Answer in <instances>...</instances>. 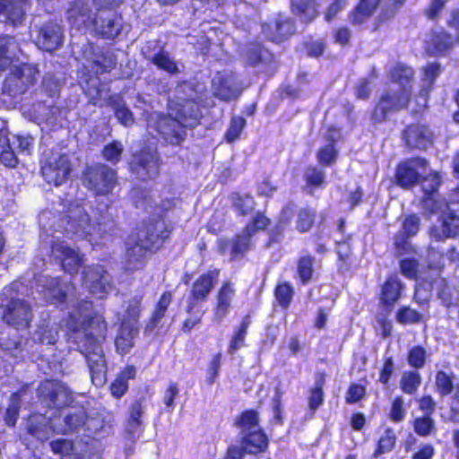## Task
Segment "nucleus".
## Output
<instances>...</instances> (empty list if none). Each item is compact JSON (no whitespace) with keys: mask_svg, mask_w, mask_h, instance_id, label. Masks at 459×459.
Masks as SVG:
<instances>
[{"mask_svg":"<svg viewBox=\"0 0 459 459\" xmlns=\"http://www.w3.org/2000/svg\"><path fill=\"white\" fill-rule=\"evenodd\" d=\"M435 389L440 396L453 394L455 399H459V383L456 375L445 370H438L435 375Z\"/></svg>","mask_w":459,"mask_h":459,"instance_id":"nucleus-28","label":"nucleus"},{"mask_svg":"<svg viewBox=\"0 0 459 459\" xmlns=\"http://www.w3.org/2000/svg\"><path fill=\"white\" fill-rule=\"evenodd\" d=\"M396 321L402 325H413L419 323L422 316L409 307H401L395 316Z\"/></svg>","mask_w":459,"mask_h":459,"instance_id":"nucleus-60","label":"nucleus"},{"mask_svg":"<svg viewBox=\"0 0 459 459\" xmlns=\"http://www.w3.org/2000/svg\"><path fill=\"white\" fill-rule=\"evenodd\" d=\"M148 126L156 129L160 137L172 145L180 144L186 138V125L178 118L160 114L152 115Z\"/></svg>","mask_w":459,"mask_h":459,"instance_id":"nucleus-9","label":"nucleus"},{"mask_svg":"<svg viewBox=\"0 0 459 459\" xmlns=\"http://www.w3.org/2000/svg\"><path fill=\"white\" fill-rule=\"evenodd\" d=\"M108 104L112 108L115 117L122 125L130 126L134 123L132 111L120 95L110 96Z\"/></svg>","mask_w":459,"mask_h":459,"instance_id":"nucleus-37","label":"nucleus"},{"mask_svg":"<svg viewBox=\"0 0 459 459\" xmlns=\"http://www.w3.org/2000/svg\"><path fill=\"white\" fill-rule=\"evenodd\" d=\"M151 253L149 248L135 238H130L126 243L125 268L126 271H137L143 269Z\"/></svg>","mask_w":459,"mask_h":459,"instance_id":"nucleus-20","label":"nucleus"},{"mask_svg":"<svg viewBox=\"0 0 459 459\" xmlns=\"http://www.w3.org/2000/svg\"><path fill=\"white\" fill-rule=\"evenodd\" d=\"M338 135L339 133L336 130H329L325 135V139L329 143L325 147L320 148L316 153L317 161L322 166L327 167L335 163L338 157V152L334 147V141Z\"/></svg>","mask_w":459,"mask_h":459,"instance_id":"nucleus-34","label":"nucleus"},{"mask_svg":"<svg viewBox=\"0 0 459 459\" xmlns=\"http://www.w3.org/2000/svg\"><path fill=\"white\" fill-rule=\"evenodd\" d=\"M0 160L7 167L14 168L18 158L13 147V141L5 132L0 131Z\"/></svg>","mask_w":459,"mask_h":459,"instance_id":"nucleus-39","label":"nucleus"},{"mask_svg":"<svg viewBox=\"0 0 459 459\" xmlns=\"http://www.w3.org/2000/svg\"><path fill=\"white\" fill-rule=\"evenodd\" d=\"M51 255L61 264L63 270L70 274H76L84 262L83 255L65 241H54L51 245Z\"/></svg>","mask_w":459,"mask_h":459,"instance_id":"nucleus-13","label":"nucleus"},{"mask_svg":"<svg viewBox=\"0 0 459 459\" xmlns=\"http://www.w3.org/2000/svg\"><path fill=\"white\" fill-rule=\"evenodd\" d=\"M421 226V220L419 215L412 213L406 216L403 221L400 231L410 237H414L419 232Z\"/></svg>","mask_w":459,"mask_h":459,"instance_id":"nucleus-63","label":"nucleus"},{"mask_svg":"<svg viewBox=\"0 0 459 459\" xmlns=\"http://www.w3.org/2000/svg\"><path fill=\"white\" fill-rule=\"evenodd\" d=\"M316 7V0H291L292 13L305 23L316 18L319 13Z\"/></svg>","mask_w":459,"mask_h":459,"instance_id":"nucleus-35","label":"nucleus"},{"mask_svg":"<svg viewBox=\"0 0 459 459\" xmlns=\"http://www.w3.org/2000/svg\"><path fill=\"white\" fill-rule=\"evenodd\" d=\"M411 238V237L407 234H403L400 230L394 236V247L396 256H402L415 252Z\"/></svg>","mask_w":459,"mask_h":459,"instance_id":"nucleus-53","label":"nucleus"},{"mask_svg":"<svg viewBox=\"0 0 459 459\" xmlns=\"http://www.w3.org/2000/svg\"><path fill=\"white\" fill-rule=\"evenodd\" d=\"M429 236L437 242H444L459 236V215L454 211L438 216L436 223L429 230Z\"/></svg>","mask_w":459,"mask_h":459,"instance_id":"nucleus-16","label":"nucleus"},{"mask_svg":"<svg viewBox=\"0 0 459 459\" xmlns=\"http://www.w3.org/2000/svg\"><path fill=\"white\" fill-rule=\"evenodd\" d=\"M316 211L308 207L299 210L297 218V230L299 232L308 231L315 222Z\"/></svg>","mask_w":459,"mask_h":459,"instance_id":"nucleus-57","label":"nucleus"},{"mask_svg":"<svg viewBox=\"0 0 459 459\" xmlns=\"http://www.w3.org/2000/svg\"><path fill=\"white\" fill-rule=\"evenodd\" d=\"M421 384V377L417 371H405L400 380L401 390L407 394L416 393Z\"/></svg>","mask_w":459,"mask_h":459,"instance_id":"nucleus-47","label":"nucleus"},{"mask_svg":"<svg viewBox=\"0 0 459 459\" xmlns=\"http://www.w3.org/2000/svg\"><path fill=\"white\" fill-rule=\"evenodd\" d=\"M104 209L103 213H100L97 219V225H94L84 207L78 204L70 207L61 219L60 227L63 228L65 234L69 238L88 239L90 242L104 240L117 229L108 208L105 206Z\"/></svg>","mask_w":459,"mask_h":459,"instance_id":"nucleus-2","label":"nucleus"},{"mask_svg":"<svg viewBox=\"0 0 459 459\" xmlns=\"http://www.w3.org/2000/svg\"><path fill=\"white\" fill-rule=\"evenodd\" d=\"M41 281L44 287V297L48 301L54 304H63L65 302L68 295L74 289L72 284L61 282L59 278L44 276Z\"/></svg>","mask_w":459,"mask_h":459,"instance_id":"nucleus-24","label":"nucleus"},{"mask_svg":"<svg viewBox=\"0 0 459 459\" xmlns=\"http://www.w3.org/2000/svg\"><path fill=\"white\" fill-rule=\"evenodd\" d=\"M186 312L189 316L184 321L182 327V330L185 333L190 332L195 325H199L204 316V311L196 308L195 303L192 300H190L187 304Z\"/></svg>","mask_w":459,"mask_h":459,"instance_id":"nucleus-55","label":"nucleus"},{"mask_svg":"<svg viewBox=\"0 0 459 459\" xmlns=\"http://www.w3.org/2000/svg\"><path fill=\"white\" fill-rule=\"evenodd\" d=\"M66 20L77 30L88 27L93 22L89 3L86 0L72 1L66 12Z\"/></svg>","mask_w":459,"mask_h":459,"instance_id":"nucleus-23","label":"nucleus"},{"mask_svg":"<svg viewBox=\"0 0 459 459\" xmlns=\"http://www.w3.org/2000/svg\"><path fill=\"white\" fill-rule=\"evenodd\" d=\"M422 204L424 209L431 214H438L440 216L452 212L447 202L443 198L436 197V195L426 196Z\"/></svg>","mask_w":459,"mask_h":459,"instance_id":"nucleus-49","label":"nucleus"},{"mask_svg":"<svg viewBox=\"0 0 459 459\" xmlns=\"http://www.w3.org/2000/svg\"><path fill=\"white\" fill-rule=\"evenodd\" d=\"M314 261L310 255L302 256L298 261V274L304 284L312 279Z\"/></svg>","mask_w":459,"mask_h":459,"instance_id":"nucleus-58","label":"nucleus"},{"mask_svg":"<svg viewBox=\"0 0 459 459\" xmlns=\"http://www.w3.org/2000/svg\"><path fill=\"white\" fill-rule=\"evenodd\" d=\"M404 284L396 275L388 277L381 288L380 301L386 307H392L400 299Z\"/></svg>","mask_w":459,"mask_h":459,"instance_id":"nucleus-32","label":"nucleus"},{"mask_svg":"<svg viewBox=\"0 0 459 459\" xmlns=\"http://www.w3.org/2000/svg\"><path fill=\"white\" fill-rule=\"evenodd\" d=\"M251 324L250 316H246L238 328L237 332L232 336L229 348H228V353L229 354H234L236 351H238L240 348H242L245 344V339L247 333V329Z\"/></svg>","mask_w":459,"mask_h":459,"instance_id":"nucleus-45","label":"nucleus"},{"mask_svg":"<svg viewBox=\"0 0 459 459\" xmlns=\"http://www.w3.org/2000/svg\"><path fill=\"white\" fill-rule=\"evenodd\" d=\"M171 301L172 293L170 291H166L161 295L147 325V329L152 330L161 322Z\"/></svg>","mask_w":459,"mask_h":459,"instance_id":"nucleus-41","label":"nucleus"},{"mask_svg":"<svg viewBox=\"0 0 459 459\" xmlns=\"http://www.w3.org/2000/svg\"><path fill=\"white\" fill-rule=\"evenodd\" d=\"M20 51L19 44L13 37L0 38V69H6L12 60L17 57Z\"/></svg>","mask_w":459,"mask_h":459,"instance_id":"nucleus-38","label":"nucleus"},{"mask_svg":"<svg viewBox=\"0 0 459 459\" xmlns=\"http://www.w3.org/2000/svg\"><path fill=\"white\" fill-rule=\"evenodd\" d=\"M138 333V325L123 321L115 340L117 351L120 354L128 353L134 344V340Z\"/></svg>","mask_w":459,"mask_h":459,"instance_id":"nucleus-31","label":"nucleus"},{"mask_svg":"<svg viewBox=\"0 0 459 459\" xmlns=\"http://www.w3.org/2000/svg\"><path fill=\"white\" fill-rule=\"evenodd\" d=\"M235 424L239 429L241 449L245 453L257 454L267 448L268 438L259 426L256 411L250 410L242 412Z\"/></svg>","mask_w":459,"mask_h":459,"instance_id":"nucleus-3","label":"nucleus"},{"mask_svg":"<svg viewBox=\"0 0 459 459\" xmlns=\"http://www.w3.org/2000/svg\"><path fill=\"white\" fill-rule=\"evenodd\" d=\"M428 161L422 158H412L398 165L396 181L403 188L414 186L427 170Z\"/></svg>","mask_w":459,"mask_h":459,"instance_id":"nucleus-14","label":"nucleus"},{"mask_svg":"<svg viewBox=\"0 0 459 459\" xmlns=\"http://www.w3.org/2000/svg\"><path fill=\"white\" fill-rule=\"evenodd\" d=\"M143 412V408L140 403L135 402L131 405L130 415L126 426V432L129 435L134 436L139 430L142 424L141 417Z\"/></svg>","mask_w":459,"mask_h":459,"instance_id":"nucleus-56","label":"nucleus"},{"mask_svg":"<svg viewBox=\"0 0 459 459\" xmlns=\"http://www.w3.org/2000/svg\"><path fill=\"white\" fill-rule=\"evenodd\" d=\"M411 99L409 88L388 89L385 91L374 108L371 120L374 123L384 122L389 113L398 112L407 108Z\"/></svg>","mask_w":459,"mask_h":459,"instance_id":"nucleus-6","label":"nucleus"},{"mask_svg":"<svg viewBox=\"0 0 459 459\" xmlns=\"http://www.w3.org/2000/svg\"><path fill=\"white\" fill-rule=\"evenodd\" d=\"M219 271L212 270L202 274L193 284L191 298L195 301L204 300L218 281Z\"/></svg>","mask_w":459,"mask_h":459,"instance_id":"nucleus-30","label":"nucleus"},{"mask_svg":"<svg viewBox=\"0 0 459 459\" xmlns=\"http://www.w3.org/2000/svg\"><path fill=\"white\" fill-rule=\"evenodd\" d=\"M396 443V435L394 430L391 428H387L384 434L380 437L377 447L374 452V457H378L383 454L391 452Z\"/></svg>","mask_w":459,"mask_h":459,"instance_id":"nucleus-50","label":"nucleus"},{"mask_svg":"<svg viewBox=\"0 0 459 459\" xmlns=\"http://www.w3.org/2000/svg\"><path fill=\"white\" fill-rule=\"evenodd\" d=\"M39 70L33 65L23 64L14 67L5 79L3 91L11 96L25 93L39 79Z\"/></svg>","mask_w":459,"mask_h":459,"instance_id":"nucleus-8","label":"nucleus"},{"mask_svg":"<svg viewBox=\"0 0 459 459\" xmlns=\"http://www.w3.org/2000/svg\"><path fill=\"white\" fill-rule=\"evenodd\" d=\"M72 170V161L66 153L51 152L45 154L41 161V175L49 185H62L68 179Z\"/></svg>","mask_w":459,"mask_h":459,"instance_id":"nucleus-5","label":"nucleus"},{"mask_svg":"<svg viewBox=\"0 0 459 459\" xmlns=\"http://www.w3.org/2000/svg\"><path fill=\"white\" fill-rule=\"evenodd\" d=\"M235 289L230 282H225L217 294V305L214 309L213 321L221 324L229 314Z\"/></svg>","mask_w":459,"mask_h":459,"instance_id":"nucleus-33","label":"nucleus"},{"mask_svg":"<svg viewBox=\"0 0 459 459\" xmlns=\"http://www.w3.org/2000/svg\"><path fill=\"white\" fill-rule=\"evenodd\" d=\"M64 425L58 427L57 433H73L90 423L86 410L83 407H74L63 419Z\"/></svg>","mask_w":459,"mask_h":459,"instance_id":"nucleus-27","label":"nucleus"},{"mask_svg":"<svg viewBox=\"0 0 459 459\" xmlns=\"http://www.w3.org/2000/svg\"><path fill=\"white\" fill-rule=\"evenodd\" d=\"M168 238L169 230L165 221L156 219L144 222L135 238L143 244L145 248H149L150 252H155L162 247Z\"/></svg>","mask_w":459,"mask_h":459,"instance_id":"nucleus-11","label":"nucleus"},{"mask_svg":"<svg viewBox=\"0 0 459 459\" xmlns=\"http://www.w3.org/2000/svg\"><path fill=\"white\" fill-rule=\"evenodd\" d=\"M117 183V171L102 163L87 167L82 174L83 186L96 195H108L113 191Z\"/></svg>","mask_w":459,"mask_h":459,"instance_id":"nucleus-4","label":"nucleus"},{"mask_svg":"<svg viewBox=\"0 0 459 459\" xmlns=\"http://www.w3.org/2000/svg\"><path fill=\"white\" fill-rule=\"evenodd\" d=\"M161 158L155 149L145 148L134 153L130 161L131 172L136 178L145 181L160 175Z\"/></svg>","mask_w":459,"mask_h":459,"instance_id":"nucleus-7","label":"nucleus"},{"mask_svg":"<svg viewBox=\"0 0 459 459\" xmlns=\"http://www.w3.org/2000/svg\"><path fill=\"white\" fill-rule=\"evenodd\" d=\"M95 31L105 39L118 37L123 30V20L115 13H99L92 22Z\"/></svg>","mask_w":459,"mask_h":459,"instance_id":"nucleus-19","label":"nucleus"},{"mask_svg":"<svg viewBox=\"0 0 459 459\" xmlns=\"http://www.w3.org/2000/svg\"><path fill=\"white\" fill-rule=\"evenodd\" d=\"M92 305L82 301L71 312L67 322L68 341L76 346L85 358L94 385L100 387L107 381V362L102 342L106 339L107 325L100 316L91 317Z\"/></svg>","mask_w":459,"mask_h":459,"instance_id":"nucleus-1","label":"nucleus"},{"mask_svg":"<svg viewBox=\"0 0 459 459\" xmlns=\"http://www.w3.org/2000/svg\"><path fill=\"white\" fill-rule=\"evenodd\" d=\"M38 397L40 403L48 408H62L69 405L72 393L61 382L46 380L38 388Z\"/></svg>","mask_w":459,"mask_h":459,"instance_id":"nucleus-10","label":"nucleus"},{"mask_svg":"<svg viewBox=\"0 0 459 459\" xmlns=\"http://www.w3.org/2000/svg\"><path fill=\"white\" fill-rule=\"evenodd\" d=\"M150 60L159 69H161L170 74H176L179 73V69L178 67L176 61L166 51H160L159 53L150 57Z\"/></svg>","mask_w":459,"mask_h":459,"instance_id":"nucleus-46","label":"nucleus"},{"mask_svg":"<svg viewBox=\"0 0 459 459\" xmlns=\"http://www.w3.org/2000/svg\"><path fill=\"white\" fill-rule=\"evenodd\" d=\"M214 97L223 101H230L238 97L240 89L235 74L230 71L217 73L212 81Z\"/></svg>","mask_w":459,"mask_h":459,"instance_id":"nucleus-17","label":"nucleus"},{"mask_svg":"<svg viewBox=\"0 0 459 459\" xmlns=\"http://www.w3.org/2000/svg\"><path fill=\"white\" fill-rule=\"evenodd\" d=\"M82 276L85 287L99 299H102L111 289L110 276L101 265L84 267Z\"/></svg>","mask_w":459,"mask_h":459,"instance_id":"nucleus-15","label":"nucleus"},{"mask_svg":"<svg viewBox=\"0 0 459 459\" xmlns=\"http://www.w3.org/2000/svg\"><path fill=\"white\" fill-rule=\"evenodd\" d=\"M29 9L30 4L27 1L7 0L4 15L13 25L15 26L22 22Z\"/></svg>","mask_w":459,"mask_h":459,"instance_id":"nucleus-36","label":"nucleus"},{"mask_svg":"<svg viewBox=\"0 0 459 459\" xmlns=\"http://www.w3.org/2000/svg\"><path fill=\"white\" fill-rule=\"evenodd\" d=\"M123 151L124 146L122 143L119 141H114L103 148L102 155L106 160L112 164H116L120 160Z\"/></svg>","mask_w":459,"mask_h":459,"instance_id":"nucleus-61","label":"nucleus"},{"mask_svg":"<svg viewBox=\"0 0 459 459\" xmlns=\"http://www.w3.org/2000/svg\"><path fill=\"white\" fill-rule=\"evenodd\" d=\"M294 31L293 22L282 15H278L271 23L263 25L264 34L273 42L283 41L292 35Z\"/></svg>","mask_w":459,"mask_h":459,"instance_id":"nucleus-26","label":"nucleus"},{"mask_svg":"<svg viewBox=\"0 0 459 459\" xmlns=\"http://www.w3.org/2000/svg\"><path fill=\"white\" fill-rule=\"evenodd\" d=\"M304 180L308 186L321 187L325 182V172L316 166H308L304 172Z\"/></svg>","mask_w":459,"mask_h":459,"instance_id":"nucleus-54","label":"nucleus"},{"mask_svg":"<svg viewBox=\"0 0 459 459\" xmlns=\"http://www.w3.org/2000/svg\"><path fill=\"white\" fill-rule=\"evenodd\" d=\"M117 57L111 51H105L94 56L92 59V69L96 74L108 72L115 68Z\"/></svg>","mask_w":459,"mask_h":459,"instance_id":"nucleus-43","label":"nucleus"},{"mask_svg":"<svg viewBox=\"0 0 459 459\" xmlns=\"http://www.w3.org/2000/svg\"><path fill=\"white\" fill-rule=\"evenodd\" d=\"M230 199L234 209L242 216L250 213L255 208V201L249 195L234 193L231 195Z\"/></svg>","mask_w":459,"mask_h":459,"instance_id":"nucleus-48","label":"nucleus"},{"mask_svg":"<svg viewBox=\"0 0 459 459\" xmlns=\"http://www.w3.org/2000/svg\"><path fill=\"white\" fill-rule=\"evenodd\" d=\"M391 80L399 84V88H409L411 91V82L414 78V72L411 67L404 64H397L390 71Z\"/></svg>","mask_w":459,"mask_h":459,"instance_id":"nucleus-40","label":"nucleus"},{"mask_svg":"<svg viewBox=\"0 0 459 459\" xmlns=\"http://www.w3.org/2000/svg\"><path fill=\"white\" fill-rule=\"evenodd\" d=\"M403 138L408 147L427 150L433 143L434 134L427 126L411 125L404 130Z\"/></svg>","mask_w":459,"mask_h":459,"instance_id":"nucleus-22","label":"nucleus"},{"mask_svg":"<svg viewBox=\"0 0 459 459\" xmlns=\"http://www.w3.org/2000/svg\"><path fill=\"white\" fill-rule=\"evenodd\" d=\"M293 288L292 286L288 282H283L281 284H279L274 291L275 298L279 303V305L283 307L287 308L289 305L290 304L293 297Z\"/></svg>","mask_w":459,"mask_h":459,"instance_id":"nucleus-59","label":"nucleus"},{"mask_svg":"<svg viewBox=\"0 0 459 459\" xmlns=\"http://www.w3.org/2000/svg\"><path fill=\"white\" fill-rule=\"evenodd\" d=\"M454 46V39L442 29L430 31L425 40V49L431 56H440L449 51Z\"/></svg>","mask_w":459,"mask_h":459,"instance_id":"nucleus-25","label":"nucleus"},{"mask_svg":"<svg viewBox=\"0 0 459 459\" xmlns=\"http://www.w3.org/2000/svg\"><path fill=\"white\" fill-rule=\"evenodd\" d=\"M180 91H191L186 97H182L184 103L181 105L180 120L186 126H193L195 121L200 117L201 111L199 108L198 101L200 98L195 92L194 86L191 82H183L178 85Z\"/></svg>","mask_w":459,"mask_h":459,"instance_id":"nucleus-18","label":"nucleus"},{"mask_svg":"<svg viewBox=\"0 0 459 459\" xmlns=\"http://www.w3.org/2000/svg\"><path fill=\"white\" fill-rule=\"evenodd\" d=\"M57 429L52 420L45 415L36 414L29 419L28 431L39 440L48 439L53 432H56Z\"/></svg>","mask_w":459,"mask_h":459,"instance_id":"nucleus-29","label":"nucleus"},{"mask_svg":"<svg viewBox=\"0 0 459 459\" xmlns=\"http://www.w3.org/2000/svg\"><path fill=\"white\" fill-rule=\"evenodd\" d=\"M250 234H247L244 230L240 234L237 235L231 242L230 255L232 259L243 258L251 248Z\"/></svg>","mask_w":459,"mask_h":459,"instance_id":"nucleus-42","label":"nucleus"},{"mask_svg":"<svg viewBox=\"0 0 459 459\" xmlns=\"http://www.w3.org/2000/svg\"><path fill=\"white\" fill-rule=\"evenodd\" d=\"M407 361L414 368H422L426 363V350L419 345L412 347L409 351Z\"/></svg>","mask_w":459,"mask_h":459,"instance_id":"nucleus-62","label":"nucleus"},{"mask_svg":"<svg viewBox=\"0 0 459 459\" xmlns=\"http://www.w3.org/2000/svg\"><path fill=\"white\" fill-rule=\"evenodd\" d=\"M325 383V375L318 373L316 376L314 387L310 390L308 396V407L315 411L324 402L323 387Z\"/></svg>","mask_w":459,"mask_h":459,"instance_id":"nucleus-44","label":"nucleus"},{"mask_svg":"<svg viewBox=\"0 0 459 459\" xmlns=\"http://www.w3.org/2000/svg\"><path fill=\"white\" fill-rule=\"evenodd\" d=\"M64 30L54 22H46L39 30L36 44L45 51H54L63 44Z\"/></svg>","mask_w":459,"mask_h":459,"instance_id":"nucleus-21","label":"nucleus"},{"mask_svg":"<svg viewBox=\"0 0 459 459\" xmlns=\"http://www.w3.org/2000/svg\"><path fill=\"white\" fill-rule=\"evenodd\" d=\"M413 429L420 437H429L436 431V423L431 415L418 417L413 421Z\"/></svg>","mask_w":459,"mask_h":459,"instance_id":"nucleus-51","label":"nucleus"},{"mask_svg":"<svg viewBox=\"0 0 459 459\" xmlns=\"http://www.w3.org/2000/svg\"><path fill=\"white\" fill-rule=\"evenodd\" d=\"M406 411L404 399L403 396H397L393 401L388 417L393 422H401L404 420Z\"/></svg>","mask_w":459,"mask_h":459,"instance_id":"nucleus-64","label":"nucleus"},{"mask_svg":"<svg viewBox=\"0 0 459 459\" xmlns=\"http://www.w3.org/2000/svg\"><path fill=\"white\" fill-rule=\"evenodd\" d=\"M33 314L30 304L24 299H11L4 312V321L12 327L27 329L32 321Z\"/></svg>","mask_w":459,"mask_h":459,"instance_id":"nucleus-12","label":"nucleus"},{"mask_svg":"<svg viewBox=\"0 0 459 459\" xmlns=\"http://www.w3.org/2000/svg\"><path fill=\"white\" fill-rule=\"evenodd\" d=\"M143 299V294H137L127 301L126 315L123 321H127L128 323L137 325L142 311L141 305Z\"/></svg>","mask_w":459,"mask_h":459,"instance_id":"nucleus-52","label":"nucleus"}]
</instances>
